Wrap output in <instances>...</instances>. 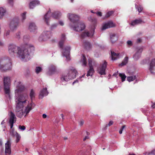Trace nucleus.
I'll return each mask as SVG.
<instances>
[{
	"mask_svg": "<svg viewBox=\"0 0 155 155\" xmlns=\"http://www.w3.org/2000/svg\"><path fill=\"white\" fill-rule=\"evenodd\" d=\"M71 79L67 72V73L62 75L61 78V81L62 82L68 81Z\"/></svg>",
	"mask_w": 155,
	"mask_h": 155,
	"instance_id": "obj_17",
	"label": "nucleus"
},
{
	"mask_svg": "<svg viewBox=\"0 0 155 155\" xmlns=\"http://www.w3.org/2000/svg\"><path fill=\"white\" fill-rule=\"evenodd\" d=\"M17 56L22 61H28L30 58V56L27 49L21 48L17 52Z\"/></svg>",
	"mask_w": 155,
	"mask_h": 155,
	"instance_id": "obj_3",
	"label": "nucleus"
},
{
	"mask_svg": "<svg viewBox=\"0 0 155 155\" xmlns=\"http://www.w3.org/2000/svg\"><path fill=\"white\" fill-rule=\"evenodd\" d=\"M16 88L15 90V101L16 102H23L25 104L27 101L28 97L27 95L26 94H23L22 92L25 89V87L21 82H17L16 83Z\"/></svg>",
	"mask_w": 155,
	"mask_h": 155,
	"instance_id": "obj_1",
	"label": "nucleus"
},
{
	"mask_svg": "<svg viewBox=\"0 0 155 155\" xmlns=\"http://www.w3.org/2000/svg\"><path fill=\"white\" fill-rule=\"evenodd\" d=\"M12 64L11 60L7 57L0 59V70L6 71L12 69Z\"/></svg>",
	"mask_w": 155,
	"mask_h": 155,
	"instance_id": "obj_2",
	"label": "nucleus"
},
{
	"mask_svg": "<svg viewBox=\"0 0 155 155\" xmlns=\"http://www.w3.org/2000/svg\"><path fill=\"white\" fill-rule=\"evenodd\" d=\"M151 107L153 108H155V103H153Z\"/></svg>",
	"mask_w": 155,
	"mask_h": 155,
	"instance_id": "obj_58",
	"label": "nucleus"
},
{
	"mask_svg": "<svg viewBox=\"0 0 155 155\" xmlns=\"http://www.w3.org/2000/svg\"><path fill=\"white\" fill-rule=\"evenodd\" d=\"M51 11L49 10L45 15L44 19L47 25L49 24L48 21L49 20L51 15Z\"/></svg>",
	"mask_w": 155,
	"mask_h": 155,
	"instance_id": "obj_21",
	"label": "nucleus"
},
{
	"mask_svg": "<svg viewBox=\"0 0 155 155\" xmlns=\"http://www.w3.org/2000/svg\"><path fill=\"white\" fill-rule=\"evenodd\" d=\"M61 16V13L59 12H54L52 14V17L54 18L57 19Z\"/></svg>",
	"mask_w": 155,
	"mask_h": 155,
	"instance_id": "obj_29",
	"label": "nucleus"
},
{
	"mask_svg": "<svg viewBox=\"0 0 155 155\" xmlns=\"http://www.w3.org/2000/svg\"><path fill=\"white\" fill-rule=\"evenodd\" d=\"M48 92L47 90V88L45 87L40 92L39 97V99H42L43 97L48 95Z\"/></svg>",
	"mask_w": 155,
	"mask_h": 155,
	"instance_id": "obj_16",
	"label": "nucleus"
},
{
	"mask_svg": "<svg viewBox=\"0 0 155 155\" xmlns=\"http://www.w3.org/2000/svg\"><path fill=\"white\" fill-rule=\"evenodd\" d=\"M62 39L63 41H64L65 40V35L64 34L62 35Z\"/></svg>",
	"mask_w": 155,
	"mask_h": 155,
	"instance_id": "obj_53",
	"label": "nucleus"
},
{
	"mask_svg": "<svg viewBox=\"0 0 155 155\" xmlns=\"http://www.w3.org/2000/svg\"><path fill=\"white\" fill-rule=\"evenodd\" d=\"M16 117L15 114L12 111H11L9 114V123L10 125V128L12 129L14 123L16 121Z\"/></svg>",
	"mask_w": 155,
	"mask_h": 155,
	"instance_id": "obj_8",
	"label": "nucleus"
},
{
	"mask_svg": "<svg viewBox=\"0 0 155 155\" xmlns=\"http://www.w3.org/2000/svg\"><path fill=\"white\" fill-rule=\"evenodd\" d=\"M15 107V111L17 116L20 118L21 117L24 115L23 109L25 106V104L23 102H17Z\"/></svg>",
	"mask_w": 155,
	"mask_h": 155,
	"instance_id": "obj_5",
	"label": "nucleus"
},
{
	"mask_svg": "<svg viewBox=\"0 0 155 155\" xmlns=\"http://www.w3.org/2000/svg\"><path fill=\"white\" fill-rule=\"evenodd\" d=\"M142 50L139 49V51L137 52L133 56V58L135 60H137L140 57V53L142 52Z\"/></svg>",
	"mask_w": 155,
	"mask_h": 155,
	"instance_id": "obj_28",
	"label": "nucleus"
},
{
	"mask_svg": "<svg viewBox=\"0 0 155 155\" xmlns=\"http://www.w3.org/2000/svg\"><path fill=\"white\" fill-rule=\"evenodd\" d=\"M83 45L86 49L87 50H89L91 47L90 43L85 41H83Z\"/></svg>",
	"mask_w": 155,
	"mask_h": 155,
	"instance_id": "obj_25",
	"label": "nucleus"
},
{
	"mask_svg": "<svg viewBox=\"0 0 155 155\" xmlns=\"http://www.w3.org/2000/svg\"><path fill=\"white\" fill-rule=\"evenodd\" d=\"M2 142L1 140H0V145L2 146Z\"/></svg>",
	"mask_w": 155,
	"mask_h": 155,
	"instance_id": "obj_60",
	"label": "nucleus"
},
{
	"mask_svg": "<svg viewBox=\"0 0 155 155\" xmlns=\"http://www.w3.org/2000/svg\"><path fill=\"white\" fill-rule=\"evenodd\" d=\"M10 33V31H6L5 34V35L6 36H7L8 35H9Z\"/></svg>",
	"mask_w": 155,
	"mask_h": 155,
	"instance_id": "obj_49",
	"label": "nucleus"
},
{
	"mask_svg": "<svg viewBox=\"0 0 155 155\" xmlns=\"http://www.w3.org/2000/svg\"><path fill=\"white\" fill-rule=\"evenodd\" d=\"M114 12L112 11H109L107 12L106 14L105 15V17L106 18H108Z\"/></svg>",
	"mask_w": 155,
	"mask_h": 155,
	"instance_id": "obj_39",
	"label": "nucleus"
},
{
	"mask_svg": "<svg viewBox=\"0 0 155 155\" xmlns=\"http://www.w3.org/2000/svg\"><path fill=\"white\" fill-rule=\"evenodd\" d=\"M36 29V26L34 23H31L30 24L29 29L31 32H34Z\"/></svg>",
	"mask_w": 155,
	"mask_h": 155,
	"instance_id": "obj_26",
	"label": "nucleus"
},
{
	"mask_svg": "<svg viewBox=\"0 0 155 155\" xmlns=\"http://www.w3.org/2000/svg\"><path fill=\"white\" fill-rule=\"evenodd\" d=\"M70 50V47L69 46L66 47L63 52V55L66 57H68L69 54Z\"/></svg>",
	"mask_w": 155,
	"mask_h": 155,
	"instance_id": "obj_24",
	"label": "nucleus"
},
{
	"mask_svg": "<svg viewBox=\"0 0 155 155\" xmlns=\"http://www.w3.org/2000/svg\"><path fill=\"white\" fill-rule=\"evenodd\" d=\"M155 66V58L153 59L151 61L149 65V69L151 73L153 74L154 67Z\"/></svg>",
	"mask_w": 155,
	"mask_h": 155,
	"instance_id": "obj_20",
	"label": "nucleus"
},
{
	"mask_svg": "<svg viewBox=\"0 0 155 155\" xmlns=\"http://www.w3.org/2000/svg\"><path fill=\"white\" fill-rule=\"evenodd\" d=\"M84 122L83 121H82V120H81V121L80 122V123H79V125L80 126H82L83 124H84Z\"/></svg>",
	"mask_w": 155,
	"mask_h": 155,
	"instance_id": "obj_54",
	"label": "nucleus"
},
{
	"mask_svg": "<svg viewBox=\"0 0 155 155\" xmlns=\"http://www.w3.org/2000/svg\"><path fill=\"white\" fill-rule=\"evenodd\" d=\"M35 95V93L34 91L33 90H31L30 93V96L31 100L34 97Z\"/></svg>",
	"mask_w": 155,
	"mask_h": 155,
	"instance_id": "obj_40",
	"label": "nucleus"
},
{
	"mask_svg": "<svg viewBox=\"0 0 155 155\" xmlns=\"http://www.w3.org/2000/svg\"><path fill=\"white\" fill-rule=\"evenodd\" d=\"M90 69L87 72V76H92L94 72V69L93 67H89Z\"/></svg>",
	"mask_w": 155,
	"mask_h": 155,
	"instance_id": "obj_31",
	"label": "nucleus"
},
{
	"mask_svg": "<svg viewBox=\"0 0 155 155\" xmlns=\"http://www.w3.org/2000/svg\"><path fill=\"white\" fill-rule=\"evenodd\" d=\"M110 38L111 42L114 43L118 40V36L115 34H111L110 35Z\"/></svg>",
	"mask_w": 155,
	"mask_h": 155,
	"instance_id": "obj_19",
	"label": "nucleus"
},
{
	"mask_svg": "<svg viewBox=\"0 0 155 155\" xmlns=\"http://www.w3.org/2000/svg\"><path fill=\"white\" fill-rule=\"evenodd\" d=\"M77 82H78V81L77 80H76L75 81H74L73 83H72V84L73 85H74V84H75V83Z\"/></svg>",
	"mask_w": 155,
	"mask_h": 155,
	"instance_id": "obj_62",
	"label": "nucleus"
},
{
	"mask_svg": "<svg viewBox=\"0 0 155 155\" xmlns=\"http://www.w3.org/2000/svg\"><path fill=\"white\" fill-rule=\"evenodd\" d=\"M125 127V125H124L123 126H122V128L120 130H122V131H123V130L124 129V128Z\"/></svg>",
	"mask_w": 155,
	"mask_h": 155,
	"instance_id": "obj_59",
	"label": "nucleus"
},
{
	"mask_svg": "<svg viewBox=\"0 0 155 155\" xmlns=\"http://www.w3.org/2000/svg\"><path fill=\"white\" fill-rule=\"evenodd\" d=\"M56 68L55 66L51 65L50 67L49 71V74H51L55 71Z\"/></svg>",
	"mask_w": 155,
	"mask_h": 155,
	"instance_id": "obj_34",
	"label": "nucleus"
},
{
	"mask_svg": "<svg viewBox=\"0 0 155 155\" xmlns=\"http://www.w3.org/2000/svg\"><path fill=\"white\" fill-rule=\"evenodd\" d=\"M13 0H8V3L11 6L13 5Z\"/></svg>",
	"mask_w": 155,
	"mask_h": 155,
	"instance_id": "obj_48",
	"label": "nucleus"
},
{
	"mask_svg": "<svg viewBox=\"0 0 155 155\" xmlns=\"http://www.w3.org/2000/svg\"><path fill=\"white\" fill-rule=\"evenodd\" d=\"M61 117H62V119H64V115H63V114H61Z\"/></svg>",
	"mask_w": 155,
	"mask_h": 155,
	"instance_id": "obj_63",
	"label": "nucleus"
},
{
	"mask_svg": "<svg viewBox=\"0 0 155 155\" xmlns=\"http://www.w3.org/2000/svg\"><path fill=\"white\" fill-rule=\"evenodd\" d=\"M127 43L129 46H131L132 45V42L130 40H128L127 41Z\"/></svg>",
	"mask_w": 155,
	"mask_h": 155,
	"instance_id": "obj_47",
	"label": "nucleus"
},
{
	"mask_svg": "<svg viewBox=\"0 0 155 155\" xmlns=\"http://www.w3.org/2000/svg\"><path fill=\"white\" fill-rule=\"evenodd\" d=\"M142 21L141 19L135 20L132 21L131 25H136L141 23Z\"/></svg>",
	"mask_w": 155,
	"mask_h": 155,
	"instance_id": "obj_32",
	"label": "nucleus"
},
{
	"mask_svg": "<svg viewBox=\"0 0 155 155\" xmlns=\"http://www.w3.org/2000/svg\"><path fill=\"white\" fill-rule=\"evenodd\" d=\"M68 16L70 21L74 23L78 22L79 18L78 15L71 14H69Z\"/></svg>",
	"mask_w": 155,
	"mask_h": 155,
	"instance_id": "obj_13",
	"label": "nucleus"
},
{
	"mask_svg": "<svg viewBox=\"0 0 155 155\" xmlns=\"http://www.w3.org/2000/svg\"><path fill=\"white\" fill-rule=\"evenodd\" d=\"M71 79L75 78L78 74L77 71L74 68L70 69L67 72Z\"/></svg>",
	"mask_w": 155,
	"mask_h": 155,
	"instance_id": "obj_11",
	"label": "nucleus"
},
{
	"mask_svg": "<svg viewBox=\"0 0 155 155\" xmlns=\"http://www.w3.org/2000/svg\"><path fill=\"white\" fill-rule=\"evenodd\" d=\"M113 124V122L112 121H110L108 124V125L109 126H110L111 125H112Z\"/></svg>",
	"mask_w": 155,
	"mask_h": 155,
	"instance_id": "obj_51",
	"label": "nucleus"
},
{
	"mask_svg": "<svg viewBox=\"0 0 155 155\" xmlns=\"http://www.w3.org/2000/svg\"><path fill=\"white\" fill-rule=\"evenodd\" d=\"M94 28H93L90 32L88 31L85 32L83 33L81 35V37L83 38H84L86 37H92L94 34Z\"/></svg>",
	"mask_w": 155,
	"mask_h": 155,
	"instance_id": "obj_15",
	"label": "nucleus"
},
{
	"mask_svg": "<svg viewBox=\"0 0 155 155\" xmlns=\"http://www.w3.org/2000/svg\"><path fill=\"white\" fill-rule=\"evenodd\" d=\"M85 28L84 23L78 21L74 23L73 27L74 29L77 31H80L84 30Z\"/></svg>",
	"mask_w": 155,
	"mask_h": 155,
	"instance_id": "obj_6",
	"label": "nucleus"
},
{
	"mask_svg": "<svg viewBox=\"0 0 155 155\" xmlns=\"http://www.w3.org/2000/svg\"><path fill=\"white\" fill-rule=\"evenodd\" d=\"M128 61V58L127 57H126L124 58V60L122 61V63L120 64V66H122L126 65Z\"/></svg>",
	"mask_w": 155,
	"mask_h": 155,
	"instance_id": "obj_36",
	"label": "nucleus"
},
{
	"mask_svg": "<svg viewBox=\"0 0 155 155\" xmlns=\"http://www.w3.org/2000/svg\"><path fill=\"white\" fill-rule=\"evenodd\" d=\"M59 24L61 26H63L64 25V23L62 21H60L59 22Z\"/></svg>",
	"mask_w": 155,
	"mask_h": 155,
	"instance_id": "obj_55",
	"label": "nucleus"
},
{
	"mask_svg": "<svg viewBox=\"0 0 155 155\" xmlns=\"http://www.w3.org/2000/svg\"><path fill=\"white\" fill-rule=\"evenodd\" d=\"M81 62L83 65L85 66L87 64L86 60L84 56L83 55L82 58V59L81 61Z\"/></svg>",
	"mask_w": 155,
	"mask_h": 155,
	"instance_id": "obj_37",
	"label": "nucleus"
},
{
	"mask_svg": "<svg viewBox=\"0 0 155 155\" xmlns=\"http://www.w3.org/2000/svg\"><path fill=\"white\" fill-rule=\"evenodd\" d=\"M41 68L39 67H38L36 68V72L37 73H38L40 71H41Z\"/></svg>",
	"mask_w": 155,
	"mask_h": 155,
	"instance_id": "obj_42",
	"label": "nucleus"
},
{
	"mask_svg": "<svg viewBox=\"0 0 155 155\" xmlns=\"http://www.w3.org/2000/svg\"><path fill=\"white\" fill-rule=\"evenodd\" d=\"M40 4V2L38 0H34L31 2L29 5L30 8H33L36 5Z\"/></svg>",
	"mask_w": 155,
	"mask_h": 155,
	"instance_id": "obj_23",
	"label": "nucleus"
},
{
	"mask_svg": "<svg viewBox=\"0 0 155 155\" xmlns=\"http://www.w3.org/2000/svg\"><path fill=\"white\" fill-rule=\"evenodd\" d=\"M51 35V33L50 31L44 32L43 35V40H46L49 38Z\"/></svg>",
	"mask_w": 155,
	"mask_h": 155,
	"instance_id": "obj_18",
	"label": "nucleus"
},
{
	"mask_svg": "<svg viewBox=\"0 0 155 155\" xmlns=\"http://www.w3.org/2000/svg\"><path fill=\"white\" fill-rule=\"evenodd\" d=\"M115 26V24L112 21H109L103 24L101 29L102 30H104L107 29Z\"/></svg>",
	"mask_w": 155,
	"mask_h": 155,
	"instance_id": "obj_12",
	"label": "nucleus"
},
{
	"mask_svg": "<svg viewBox=\"0 0 155 155\" xmlns=\"http://www.w3.org/2000/svg\"><path fill=\"white\" fill-rule=\"evenodd\" d=\"M136 79V75H133L132 76H130L129 77H127V80L129 82L133 81L134 80H135Z\"/></svg>",
	"mask_w": 155,
	"mask_h": 155,
	"instance_id": "obj_35",
	"label": "nucleus"
},
{
	"mask_svg": "<svg viewBox=\"0 0 155 155\" xmlns=\"http://www.w3.org/2000/svg\"><path fill=\"white\" fill-rule=\"evenodd\" d=\"M42 117L44 118H45L47 117V115L45 114H43L42 115Z\"/></svg>",
	"mask_w": 155,
	"mask_h": 155,
	"instance_id": "obj_56",
	"label": "nucleus"
},
{
	"mask_svg": "<svg viewBox=\"0 0 155 155\" xmlns=\"http://www.w3.org/2000/svg\"><path fill=\"white\" fill-rule=\"evenodd\" d=\"M6 11L5 9L2 7H0V18H2L5 15Z\"/></svg>",
	"mask_w": 155,
	"mask_h": 155,
	"instance_id": "obj_30",
	"label": "nucleus"
},
{
	"mask_svg": "<svg viewBox=\"0 0 155 155\" xmlns=\"http://www.w3.org/2000/svg\"><path fill=\"white\" fill-rule=\"evenodd\" d=\"M146 155H155V150H153L152 151L151 153H146Z\"/></svg>",
	"mask_w": 155,
	"mask_h": 155,
	"instance_id": "obj_43",
	"label": "nucleus"
},
{
	"mask_svg": "<svg viewBox=\"0 0 155 155\" xmlns=\"http://www.w3.org/2000/svg\"><path fill=\"white\" fill-rule=\"evenodd\" d=\"M107 63L104 61L101 66L99 67L97 69L98 72L101 75L105 74V70L107 67Z\"/></svg>",
	"mask_w": 155,
	"mask_h": 155,
	"instance_id": "obj_10",
	"label": "nucleus"
},
{
	"mask_svg": "<svg viewBox=\"0 0 155 155\" xmlns=\"http://www.w3.org/2000/svg\"><path fill=\"white\" fill-rule=\"evenodd\" d=\"M31 108L30 105H28L25 108V109L24 111H23L24 112V114L25 113L26 114H28L30 111L31 110Z\"/></svg>",
	"mask_w": 155,
	"mask_h": 155,
	"instance_id": "obj_33",
	"label": "nucleus"
},
{
	"mask_svg": "<svg viewBox=\"0 0 155 155\" xmlns=\"http://www.w3.org/2000/svg\"><path fill=\"white\" fill-rule=\"evenodd\" d=\"M119 133L120 134H121L122 133V131L120 130H119Z\"/></svg>",
	"mask_w": 155,
	"mask_h": 155,
	"instance_id": "obj_64",
	"label": "nucleus"
},
{
	"mask_svg": "<svg viewBox=\"0 0 155 155\" xmlns=\"http://www.w3.org/2000/svg\"><path fill=\"white\" fill-rule=\"evenodd\" d=\"M18 25V19L17 18H14L10 24V27L11 29L14 30L16 29Z\"/></svg>",
	"mask_w": 155,
	"mask_h": 155,
	"instance_id": "obj_9",
	"label": "nucleus"
},
{
	"mask_svg": "<svg viewBox=\"0 0 155 155\" xmlns=\"http://www.w3.org/2000/svg\"><path fill=\"white\" fill-rule=\"evenodd\" d=\"M11 143L9 140H8L5 143V152L6 153L9 154L11 153Z\"/></svg>",
	"mask_w": 155,
	"mask_h": 155,
	"instance_id": "obj_14",
	"label": "nucleus"
},
{
	"mask_svg": "<svg viewBox=\"0 0 155 155\" xmlns=\"http://www.w3.org/2000/svg\"><path fill=\"white\" fill-rule=\"evenodd\" d=\"M19 128L20 130H24L25 129V127L24 126L20 125L19 126Z\"/></svg>",
	"mask_w": 155,
	"mask_h": 155,
	"instance_id": "obj_46",
	"label": "nucleus"
},
{
	"mask_svg": "<svg viewBox=\"0 0 155 155\" xmlns=\"http://www.w3.org/2000/svg\"><path fill=\"white\" fill-rule=\"evenodd\" d=\"M3 43L2 42L0 41V46H3Z\"/></svg>",
	"mask_w": 155,
	"mask_h": 155,
	"instance_id": "obj_61",
	"label": "nucleus"
},
{
	"mask_svg": "<svg viewBox=\"0 0 155 155\" xmlns=\"http://www.w3.org/2000/svg\"><path fill=\"white\" fill-rule=\"evenodd\" d=\"M135 6L136 8L137 9L138 11L139 12H140L143 9V8L140 6H137V5H136Z\"/></svg>",
	"mask_w": 155,
	"mask_h": 155,
	"instance_id": "obj_41",
	"label": "nucleus"
},
{
	"mask_svg": "<svg viewBox=\"0 0 155 155\" xmlns=\"http://www.w3.org/2000/svg\"><path fill=\"white\" fill-rule=\"evenodd\" d=\"M4 89L6 96L10 98V86L11 81L9 77H5L4 78Z\"/></svg>",
	"mask_w": 155,
	"mask_h": 155,
	"instance_id": "obj_4",
	"label": "nucleus"
},
{
	"mask_svg": "<svg viewBox=\"0 0 155 155\" xmlns=\"http://www.w3.org/2000/svg\"><path fill=\"white\" fill-rule=\"evenodd\" d=\"M10 133L12 136L16 137V142H18L19 141L21 137L20 135L16 132H15L14 131L10 132Z\"/></svg>",
	"mask_w": 155,
	"mask_h": 155,
	"instance_id": "obj_22",
	"label": "nucleus"
},
{
	"mask_svg": "<svg viewBox=\"0 0 155 155\" xmlns=\"http://www.w3.org/2000/svg\"><path fill=\"white\" fill-rule=\"evenodd\" d=\"M111 59L112 60H115L119 58V54H116L112 51H111Z\"/></svg>",
	"mask_w": 155,
	"mask_h": 155,
	"instance_id": "obj_27",
	"label": "nucleus"
},
{
	"mask_svg": "<svg viewBox=\"0 0 155 155\" xmlns=\"http://www.w3.org/2000/svg\"><path fill=\"white\" fill-rule=\"evenodd\" d=\"M8 51L10 54H17V52L20 50L21 48L16 46L14 44L10 45L8 46Z\"/></svg>",
	"mask_w": 155,
	"mask_h": 155,
	"instance_id": "obj_7",
	"label": "nucleus"
},
{
	"mask_svg": "<svg viewBox=\"0 0 155 155\" xmlns=\"http://www.w3.org/2000/svg\"><path fill=\"white\" fill-rule=\"evenodd\" d=\"M89 137L88 136H86L83 139V140L85 141L87 139H88Z\"/></svg>",
	"mask_w": 155,
	"mask_h": 155,
	"instance_id": "obj_57",
	"label": "nucleus"
},
{
	"mask_svg": "<svg viewBox=\"0 0 155 155\" xmlns=\"http://www.w3.org/2000/svg\"><path fill=\"white\" fill-rule=\"evenodd\" d=\"M96 14L99 16H102V13L101 12H98L96 13Z\"/></svg>",
	"mask_w": 155,
	"mask_h": 155,
	"instance_id": "obj_52",
	"label": "nucleus"
},
{
	"mask_svg": "<svg viewBox=\"0 0 155 155\" xmlns=\"http://www.w3.org/2000/svg\"><path fill=\"white\" fill-rule=\"evenodd\" d=\"M119 76L121 78L122 81L123 82L125 80L126 78V76L124 74L120 73L119 74Z\"/></svg>",
	"mask_w": 155,
	"mask_h": 155,
	"instance_id": "obj_38",
	"label": "nucleus"
},
{
	"mask_svg": "<svg viewBox=\"0 0 155 155\" xmlns=\"http://www.w3.org/2000/svg\"><path fill=\"white\" fill-rule=\"evenodd\" d=\"M63 42L62 41H61L59 42V45L60 47L61 48L63 46Z\"/></svg>",
	"mask_w": 155,
	"mask_h": 155,
	"instance_id": "obj_50",
	"label": "nucleus"
},
{
	"mask_svg": "<svg viewBox=\"0 0 155 155\" xmlns=\"http://www.w3.org/2000/svg\"><path fill=\"white\" fill-rule=\"evenodd\" d=\"M88 62H89V67H93L92 66V60L91 59H88Z\"/></svg>",
	"mask_w": 155,
	"mask_h": 155,
	"instance_id": "obj_44",
	"label": "nucleus"
},
{
	"mask_svg": "<svg viewBox=\"0 0 155 155\" xmlns=\"http://www.w3.org/2000/svg\"><path fill=\"white\" fill-rule=\"evenodd\" d=\"M26 12H24L23 13L22 15H21V17L22 18V20H25L26 18Z\"/></svg>",
	"mask_w": 155,
	"mask_h": 155,
	"instance_id": "obj_45",
	"label": "nucleus"
}]
</instances>
